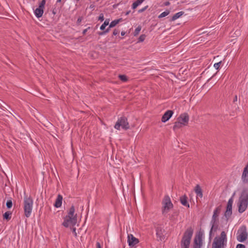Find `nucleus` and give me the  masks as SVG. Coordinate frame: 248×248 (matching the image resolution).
I'll use <instances>...</instances> for the list:
<instances>
[{
  "label": "nucleus",
  "instance_id": "f257e3e1",
  "mask_svg": "<svg viewBox=\"0 0 248 248\" xmlns=\"http://www.w3.org/2000/svg\"><path fill=\"white\" fill-rule=\"evenodd\" d=\"M75 209L74 205L70 208L68 215L64 217L62 225L66 228L70 226H74L77 222V214H75Z\"/></svg>",
  "mask_w": 248,
  "mask_h": 248
},
{
  "label": "nucleus",
  "instance_id": "f03ea898",
  "mask_svg": "<svg viewBox=\"0 0 248 248\" xmlns=\"http://www.w3.org/2000/svg\"><path fill=\"white\" fill-rule=\"evenodd\" d=\"M248 205V188L243 189L237 202L238 212L243 213L247 208Z\"/></svg>",
  "mask_w": 248,
  "mask_h": 248
},
{
  "label": "nucleus",
  "instance_id": "7ed1b4c3",
  "mask_svg": "<svg viewBox=\"0 0 248 248\" xmlns=\"http://www.w3.org/2000/svg\"><path fill=\"white\" fill-rule=\"evenodd\" d=\"M193 233L192 227L188 228L185 232L181 241V248H189L191 239Z\"/></svg>",
  "mask_w": 248,
  "mask_h": 248
},
{
  "label": "nucleus",
  "instance_id": "20e7f679",
  "mask_svg": "<svg viewBox=\"0 0 248 248\" xmlns=\"http://www.w3.org/2000/svg\"><path fill=\"white\" fill-rule=\"evenodd\" d=\"M33 207V200L31 196H25L23 200V209L24 215L27 218L31 216Z\"/></svg>",
  "mask_w": 248,
  "mask_h": 248
},
{
  "label": "nucleus",
  "instance_id": "39448f33",
  "mask_svg": "<svg viewBox=\"0 0 248 248\" xmlns=\"http://www.w3.org/2000/svg\"><path fill=\"white\" fill-rule=\"evenodd\" d=\"M162 214L165 216L173 207V205L169 195H165L162 201Z\"/></svg>",
  "mask_w": 248,
  "mask_h": 248
},
{
  "label": "nucleus",
  "instance_id": "423d86ee",
  "mask_svg": "<svg viewBox=\"0 0 248 248\" xmlns=\"http://www.w3.org/2000/svg\"><path fill=\"white\" fill-rule=\"evenodd\" d=\"M221 211V207L220 206L217 207L214 211L213 215L212 216V218L211 221V224L212 225V227L210 229L209 232L210 237L212 236V234L213 232L216 231L217 229V220L218 215Z\"/></svg>",
  "mask_w": 248,
  "mask_h": 248
},
{
  "label": "nucleus",
  "instance_id": "0eeeda50",
  "mask_svg": "<svg viewBox=\"0 0 248 248\" xmlns=\"http://www.w3.org/2000/svg\"><path fill=\"white\" fill-rule=\"evenodd\" d=\"M114 127L118 130H120L121 129L124 130L129 129L130 128V125L127 118L125 116H121L119 118Z\"/></svg>",
  "mask_w": 248,
  "mask_h": 248
},
{
  "label": "nucleus",
  "instance_id": "6e6552de",
  "mask_svg": "<svg viewBox=\"0 0 248 248\" xmlns=\"http://www.w3.org/2000/svg\"><path fill=\"white\" fill-rule=\"evenodd\" d=\"M227 237L224 231L221 232L219 237H216L212 244V248H223L224 242H226Z\"/></svg>",
  "mask_w": 248,
  "mask_h": 248
},
{
  "label": "nucleus",
  "instance_id": "1a4fd4ad",
  "mask_svg": "<svg viewBox=\"0 0 248 248\" xmlns=\"http://www.w3.org/2000/svg\"><path fill=\"white\" fill-rule=\"evenodd\" d=\"M248 236V233L247 232V228L246 226L243 225L238 229L237 234L236 238L237 241L240 242H244Z\"/></svg>",
  "mask_w": 248,
  "mask_h": 248
},
{
  "label": "nucleus",
  "instance_id": "9d476101",
  "mask_svg": "<svg viewBox=\"0 0 248 248\" xmlns=\"http://www.w3.org/2000/svg\"><path fill=\"white\" fill-rule=\"evenodd\" d=\"M46 2V0H42V1L39 3L38 7L34 11L35 16L38 18L42 17L43 15Z\"/></svg>",
  "mask_w": 248,
  "mask_h": 248
},
{
  "label": "nucleus",
  "instance_id": "9b49d317",
  "mask_svg": "<svg viewBox=\"0 0 248 248\" xmlns=\"http://www.w3.org/2000/svg\"><path fill=\"white\" fill-rule=\"evenodd\" d=\"M202 234L199 232L197 234L194 240V244L193 248H201L202 245Z\"/></svg>",
  "mask_w": 248,
  "mask_h": 248
},
{
  "label": "nucleus",
  "instance_id": "f8f14e48",
  "mask_svg": "<svg viewBox=\"0 0 248 248\" xmlns=\"http://www.w3.org/2000/svg\"><path fill=\"white\" fill-rule=\"evenodd\" d=\"M233 203V199L232 198H230L227 203L226 210L224 213V216L228 220L229 217L232 215V205Z\"/></svg>",
  "mask_w": 248,
  "mask_h": 248
},
{
  "label": "nucleus",
  "instance_id": "ddd939ff",
  "mask_svg": "<svg viewBox=\"0 0 248 248\" xmlns=\"http://www.w3.org/2000/svg\"><path fill=\"white\" fill-rule=\"evenodd\" d=\"M189 119L188 114L187 113H184L180 114L177 120L182 123L183 125L186 126L188 124Z\"/></svg>",
  "mask_w": 248,
  "mask_h": 248
},
{
  "label": "nucleus",
  "instance_id": "4468645a",
  "mask_svg": "<svg viewBox=\"0 0 248 248\" xmlns=\"http://www.w3.org/2000/svg\"><path fill=\"white\" fill-rule=\"evenodd\" d=\"M241 180L243 184H248V162L244 168L242 174Z\"/></svg>",
  "mask_w": 248,
  "mask_h": 248
},
{
  "label": "nucleus",
  "instance_id": "2eb2a0df",
  "mask_svg": "<svg viewBox=\"0 0 248 248\" xmlns=\"http://www.w3.org/2000/svg\"><path fill=\"white\" fill-rule=\"evenodd\" d=\"M127 242L129 246L130 247H133L139 243V240L138 238L134 237L133 234H130L128 235Z\"/></svg>",
  "mask_w": 248,
  "mask_h": 248
},
{
  "label": "nucleus",
  "instance_id": "dca6fc26",
  "mask_svg": "<svg viewBox=\"0 0 248 248\" xmlns=\"http://www.w3.org/2000/svg\"><path fill=\"white\" fill-rule=\"evenodd\" d=\"M174 112L171 110H168L163 115L161 118V122L162 123H165L168 121L172 116Z\"/></svg>",
  "mask_w": 248,
  "mask_h": 248
},
{
  "label": "nucleus",
  "instance_id": "f3484780",
  "mask_svg": "<svg viewBox=\"0 0 248 248\" xmlns=\"http://www.w3.org/2000/svg\"><path fill=\"white\" fill-rule=\"evenodd\" d=\"M155 231L158 240L162 241L164 239V230L161 226H158L156 228Z\"/></svg>",
  "mask_w": 248,
  "mask_h": 248
},
{
  "label": "nucleus",
  "instance_id": "a211bd4d",
  "mask_svg": "<svg viewBox=\"0 0 248 248\" xmlns=\"http://www.w3.org/2000/svg\"><path fill=\"white\" fill-rule=\"evenodd\" d=\"M63 200L62 196L61 194H59L56 199L54 206L56 208H59L62 206V201Z\"/></svg>",
  "mask_w": 248,
  "mask_h": 248
},
{
  "label": "nucleus",
  "instance_id": "6ab92c4d",
  "mask_svg": "<svg viewBox=\"0 0 248 248\" xmlns=\"http://www.w3.org/2000/svg\"><path fill=\"white\" fill-rule=\"evenodd\" d=\"M180 201L181 204L183 205H184L186 207H187L188 208L189 207V204L187 202V198L186 195L181 197Z\"/></svg>",
  "mask_w": 248,
  "mask_h": 248
},
{
  "label": "nucleus",
  "instance_id": "aec40b11",
  "mask_svg": "<svg viewBox=\"0 0 248 248\" xmlns=\"http://www.w3.org/2000/svg\"><path fill=\"white\" fill-rule=\"evenodd\" d=\"M195 192L197 196L202 198L203 196L202 189L199 185H197L195 187Z\"/></svg>",
  "mask_w": 248,
  "mask_h": 248
},
{
  "label": "nucleus",
  "instance_id": "412c9836",
  "mask_svg": "<svg viewBox=\"0 0 248 248\" xmlns=\"http://www.w3.org/2000/svg\"><path fill=\"white\" fill-rule=\"evenodd\" d=\"M183 126H185L184 125H183L182 123H180L177 120L174 123V125L173 126V130L174 131H176L177 130L181 128Z\"/></svg>",
  "mask_w": 248,
  "mask_h": 248
},
{
  "label": "nucleus",
  "instance_id": "4be33fe9",
  "mask_svg": "<svg viewBox=\"0 0 248 248\" xmlns=\"http://www.w3.org/2000/svg\"><path fill=\"white\" fill-rule=\"evenodd\" d=\"M184 14V12L183 11H180L179 12H178L174 14L171 17V21H174L181 17L183 14Z\"/></svg>",
  "mask_w": 248,
  "mask_h": 248
},
{
  "label": "nucleus",
  "instance_id": "5701e85b",
  "mask_svg": "<svg viewBox=\"0 0 248 248\" xmlns=\"http://www.w3.org/2000/svg\"><path fill=\"white\" fill-rule=\"evenodd\" d=\"M145 0H137L132 5V8L136 9L139 5L141 4Z\"/></svg>",
  "mask_w": 248,
  "mask_h": 248
},
{
  "label": "nucleus",
  "instance_id": "b1692460",
  "mask_svg": "<svg viewBox=\"0 0 248 248\" xmlns=\"http://www.w3.org/2000/svg\"><path fill=\"white\" fill-rule=\"evenodd\" d=\"M11 215H12V213L11 212H10V211L6 212L3 215V218L7 220H9L11 218Z\"/></svg>",
  "mask_w": 248,
  "mask_h": 248
},
{
  "label": "nucleus",
  "instance_id": "393cba45",
  "mask_svg": "<svg viewBox=\"0 0 248 248\" xmlns=\"http://www.w3.org/2000/svg\"><path fill=\"white\" fill-rule=\"evenodd\" d=\"M109 19H106L103 24L100 26V29L102 31H103L105 29L106 26H107L109 24Z\"/></svg>",
  "mask_w": 248,
  "mask_h": 248
},
{
  "label": "nucleus",
  "instance_id": "a878e982",
  "mask_svg": "<svg viewBox=\"0 0 248 248\" xmlns=\"http://www.w3.org/2000/svg\"><path fill=\"white\" fill-rule=\"evenodd\" d=\"M170 14V11L169 10H166L165 11L163 12V13H162L161 14H160L158 17L159 18H161L162 17H165L166 16H168L169 14Z\"/></svg>",
  "mask_w": 248,
  "mask_h": 248
},
{
  "label": "nucleus",
  "instance_id": "bb28decb",
  "mask_svg": "<svg viewBox=\"0 0 248 248\" xmlns=\"http://www.w3.org/2000/svg\"><path fill=\"white\" fill-rule=\"evenodd\" d=\"M110 28H109V26L108 27L106 30H104L101 32H98V34L100 36L105 35L106 34H107V33H108L109 31Z\"/></svg>",
  "mask_w": 248,
  "mask_h": 248
},
{
  "label": "nucleus",
  "instance_id": "cd10ccee",
  "mask_svg": "<svg viewBox=\"0 0 248 248\" xmlns=\"http://www.w3.org/2000/svg\"><path fill=\"white\" fill-rule=\"evenodd\" d=\"M118 77L123 82H126L128 80L127 77L124 75H119Z\"/></svg>",
  "mask_w": 248,
  "mask_h": 248
},
{
  "label": "nucleus",
  "instance_id": "c85d7f7f",
  "mask_svg": "<svg viewBox=\"0 0 248 248\" xmlns=\"http://www.w3.org/2000/svg\"><path fill=\"white\" fill-rule=\"evenodd\" d=\"M63 4H60V6L57 8L56 7H55L54 8H53L52 10V14L54 15H55L57 13V12H58V10H60V9L62 8V6Z\"/></svg>",
  "mask_w": 248,
  "mask_h": 248
},
{
  "label": "nucleus",
  "instance_id": "c756f323",
  "mask_svg": "<svg viewBox=\"0 0 248 248\" xmlns=\"http://www.w3.org/2000/svg\"><path fill=\"white\" fill-rule=\"evenodd\" d=\"M118 21H117L116 19L110 22V24L109 25V28H113V27H115L117 24H118Z\"/></svg>",
  "mask_w": 248,
  "mask_h": 248
},
{
  "label": "nucleus",
  "instance_id": "7c9ffc66",
  "mask_svg": "<svg viewBox=\"0 0 248 248\" xmlns=\"http://www.w3.org/2000/svg\"><path fill=\"white\" fill-rule=\"evenodd\" d=\"M146 38V35L145 34H141L139 38L138 42H142L144 41Z\"/></svg>",
  "mask_w": 248,
  "mask_h": 248
},
{
  "label": "nucleus",
  "instance_id": "2f4dec72",
  "mask_svg": "<svg viewBox=\"0 0 248 248\" xmlns=\"http://www.w3.org/2000/svg\"><path fill=\"white\" fill-rule=\"evenodd\" d=\"M6 207H7V208H8V209L11 208L12 207V205H13V202H12V200H8L6 202Z\"/></svg>",
  "mask_w": 248,
  "mask_h": 248
},
{
  "label": "nucleus",
  "instance_id": "473e14b6",
  "mask_svg": "<svg viewBox=\"0 0 248 248\" xmlns=\"http://www.w3.org/2000/svg\"><path fill=\"white\" fill-rule=\"evenodd\" d=\"M141 30V27L140 26H138L134 31V36H136L139 34L140 31Z\"/></svg>",
  "mask_w": 248,
  "mask_h": 248
},
{
  "label": "nucleus",
  "instance_id": "72a5a7b5",
  "mask_svg": "<svg viewBox=\"0 0 248 248\" xmlns=\"http://www.w3.org/2000/svg\"><path fill=\"white\" fill-rule=\"evenodd\" d=\"M221 63V62H217L216 63L214 64V67L216 69H218L220 66V64Z\"/></svg>",
  "mask_w": 248,
  "mask_h": 248
},
{
  "label": "nucleus",
  "instance_id": "f704fd0d",
  "mask_svg": "<svg viewBox=\"0 0 248 248\" xmlns=\"http://www.w3.org/2000/svg\"><path fill=\"white\" fill-rule=\"evenodd\" d=\"M148 5L143 7L142 8L139 10L138 13H140L143 12L144 11H145L148 8Z\"/></svg>",
  "mask_w": 248,
  "mask_h": 248
},
{
  "label": "nucleus",
  "instance_id": "c9c22d12",
  "mask_svg": "<svg viewBox=\"0 0 248 248\" xmlns=\"http://www.w3.org/2000/svg\"><path fill=\"white\" fill-rule=\"evenodd\" d=\"M98 20H100L101 21H103L104 20V17L103 14L101 13L100 14L98 18Z\"/></svg>",
  "mask_w": 248,
  "mask_h": 248
},
{
  "label": "nucleus",
  "instance_id": "e433bc0d",
  "mask_svg": "<svg viewBox=\"0 0 248 248\" xmlns=\"http://www.w3.org/2000/svg\"><path fill=\"white\" fill-rule=\"evenodd\" d=\"M73 228L72 229V232L74 234V236L77 237V233L76 232V228L75 227H74V226H72Z\"/></svg>",
  "mask_w": 248,
  "mask_h": 248
},
{
  "label": "nucleus",
  "instance_id": "4c0bfd02",
  "mask_svg": "<svg viewBox=\"0 0 248 248\" xmlns=\"http://www.w3.org/2000/svg\"><path fill=\"white\" fill-rule=\"evenodd\" d=\"M119 32H120V31L119 30L115 29L113 32V35H116L118 34L119 33Z\"/></svg>",
  "mask_w": 248,
  "mask_h": 248
},
{
  "label": "nucleus",
  "instance_id": "58836bf2",
  "mask_svg": "<svg viewBox=\"0 0 248 248\" xmlns=\"http://www.w3.org/2000/svg\"><path fill=\"white\" fill-rule=\"evenodd\" d=\"M236 248H246V247L243 244H238L237 245Z\"/></svg>",
  "mask_w": 248,
  "mask_h": 248
},
{
  "label": "nucleus",
  "instance_id": "ea45409f",
  "mask_svg": "<svg viewBox=\"0 0 248 248\" xmlns=\"http://www.w3.org/2000/svg\"><path fill=\"white\" fill-rule=\"evenodd\" d=\"M82 20V17L81 16H80L78 18V20L77 21V24L78 25H79L80 23H81V21Z\"/></svg>",
  "mask_w": 248,
  "mask_h": 248
},
{
  "label": "nucleus",
  "instance_id": "a19ab883",
  "mask_svg": "<svg viewBox=\"0 0 248 248\" xmlns=\"http://www.w3.org/2000/svg\"><path fill=\"white\" fill-rule=\"evenodd\" d=\"M90 29V27H88V28H87V29H84V30L83 31H82V34H83V35H85V34L86 33V32H87V31H88L89 29Z\"/></svg>",
  "mask_w": 248,
  "mask_h": 248
},
{
  "label": "nucleus",
  "instance_id": "79ce46f5",
  "mask_svg": "<svg viewBox=\"0 0 248 248\" xmlns=\"http://www.w3.org/2000/svg\"><path fill=\"white\" fill-rule=\"evenodd\" d=\"M96 248H101V245H100V244L99 242L96 243Z\"/></svg>",
  "mask_w": 248,
  "mask_h": 248
},
{
  "label": "nucleus",
  "instance_id": "37998d69",
  "mask_svg": "<svg viewBox=\"0 0 248 248\" xmlns=\"http://www.w3.org/2000/svg\"><path fill=\"white\" fill-rule=\"evenodd\" d=\"M117 21H118V23H119L120 22H122L123 21V19L122 18H119V19H116Z\"/></svg>",
  "mask_w": 248,
  "mask_h": 248
},
{
  "label": "nucleus",
  "instance_id": "c03bdc74",
  "mask_svg": "<svg viewBox=\"0 0 248 248\" xmlns=\"http://www.w3.org/2000/svg\"><path fill=\"white\" fill-rule=\"evenodd\" d=\"M170 3L169 1H166L165 2L164 5L165 6H168L170 5Z\"/></svg>",
  "mask_w": 248,
  "mask_h": 248
},
{
  "label": "nucleus",
  "instance_id": "a18cd8bd",
  "mask_svg": "<svg viewBox=\"0 0 248 248\" xmlns=\"http://www.w3.org/2000/svg\"><path fill=\"white\" fill-rule=\"evenodd\" d=\"M237 95H235L234 98V99H233V102L237 101Z\"/></svg>",
  "mask_w": 248,
  "mask_h": 248
},
{
  "label": "nucleus",
  "instance_id": "49530a36",
  "mask_svg": "<svg viewBox=\"0 0 248 248\" xmlns=\"http://www.w3.org/2000/svg\"><path fill=\"white\" fill-rule=\"evenodd\" d=\"M61 1H62V0H57L56 5L58 4V3H61Z\"/></svg>",
  "mask_w": 248,
  "mask_h": 248
},
{
  "label": "nucleus",
  "instance_id": "de8ad7c7",
  "mask_svg": "<svg viewBox=\"0 0 248 248\" xmlns=\"http://www.w3.org/2000/svg\"><path fill=\"white\" fill-rule=\"evenodd\" d=\"M121 34V35L124 36L125 34V32L122 31Z\"/></svg>",
  "mask_w": 248,
  "mask_h": 248
},
{
  "label": "nucleus",
  "instance_id": "09e8293b",
  "mask_svg": "<svg viewBox=\"0 0 248 248\" xmlns=\"http://www.w3.org/2000/svg\"><path fill=\"white\" fill-rule=\"evenodd\" d=\"M130 11H129L127 12L126 13L125 15H128L129 14V13H130Z\"/></svg>",
  "mask_w": 248,
  "mask_h": 248
},
{
  "label": "nucleus",
  "instance_id": "8fccbe9b",
  "mask_svg": "<svg viewBox=\"0 0 248 248\" xmlns=\"http://www.w3.org/2000/svg\"><path fill=\"white\" fill-rule=\"evenodd\" d=\"M215 76V75H214L211 78H209V79L208 80V81H209L212 78L214 77V76Z\"/></svg>",
  "mask_w": 248,
  "mask_h": 248
},
{
  "label": "nucleus",
  "instance_id": "3c124183",
  "mask_svg": "<svg viewBox=\"0 0 248 248\" xmlns=\"http://www.w3.org/2000/svg\"><path fill=\"white\" fill-rule=\"evenodd\" d=\"M93 5H90V7H91V8H93Z\"/></svg>",
  "mask_w": 248,
  "mask_h": 248
},
{
  "label": "nucleus",
  "instance_id": "603ef678",
  "mask_svg": "<svg viewBox=\"0 0 248 248\" xmlns=\"http://www.w3.org/2000/svg\"><path fill=\"white\" fill-rule=\"evenodd\" d=\"M77 1H79V0H76Z\"/></svg>",
  "mask_w": 248,
  "mask_h": 248
}]
</instances>
